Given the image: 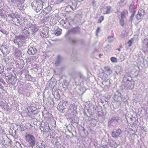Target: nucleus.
I'll return each mask as SVG.
<instances>
[{"label":"nucleus","instance_id":"1","mask_svg":"<svg viewBox=\"0 0 148 148\" xmlns=\"http://www.w3.org/2000/svg\"><path fill=\"white\" fill-rule=\"evenodd\" d=\"M25 138L26 141L32 147L36 143L35 138L34 136L30 134H27L25 136Z\"/></svg>","mask_w":148,"mask_h":148},{"label":"nucleus","instance_id":"2","mask_svg":"<svg viewBox=\"0 0 148 148\" xmlns=\"http://www.w3.org/2000/svg\"><path fill=\"white\" fill-rule=\"evenodd\" d=\"M25 40L21 36L18 37L16 39L14 40V42L15 44L18 45V47L24 45Z\"/></svg>","mask_w":148,"mask_h":148},{"label":"nucleus","instance_id":"3","mask_svg":"<svg viewBox=\"0 0 148 148\" xmlns=\"http://www.w3.org/2000/svg\"><path fill=\"white\" fill-rule=\"evenodd\" d=\"M67 103V101H60L58 105L57 109L60 111H63Z\"/></svg>","mask_w":148,"mask_h":148},{"label":"nucleus","instance_id":"4","mask_svg":"<svg viewBox=\"0 0 148 148\" xmlns=\"http://www.w3.org/2000/svg\"><path fill=\"white\" fill-rule=\"evenodd\" d=\"M6 82L9 84L14 85L16 83V80L14 77L11 76L10 77L6 78Z\"/></svg>","mask_w":148,"mask_h":148},{"label":"nucleus","instance_id":"5","mask_svg":"<svg viewBox=\"0 0 148 148\" xmlns=\"http://www.w3.org/2000/svg\"><path fill=\"white\" fill-rule=\"evenodd\" d=\"M122 133V131L119 128L117 129L115 131H112V135L113 137L117 138Z\"/></svg>","mask_w":148,"mask_h":148},{"label":"nucleus","instance_id":"6","mask_svg":"<svg viewBox=\"0 0 148 148\" xmlns=\"http://www.w3.org/2000/svg\"><path fill=\"white\" fill-rule=\"evenodd\" d=\"M29 31L32 32V34H33L36 32L38 31V29L35 25L31 24L29 25Z\"/></svg>","mask_w":148,"mask_h":148},{"label":"nucleus","instance_id":"7","mask_svg":"<svg viewBox=\"0 0 148 148\" xmlns=\"http://www.w3.org/2000/svg\"><path fill=\"white\" fill-rule=\"evenodd\" d=\"M14 54L16 57L18 58L22 56V52L18 48H16L14 50Z\"/></svg>","mask_w":148,"mask_h":148},{"label":"nucleus","instance_id":"8","mask_svg":"<svg viewBox=\"0 0 148 148\" xmlns=\"http://www.w3.org/2000/svg\"><path fill=\"white\" fill-rule=\"evenodd\" d=\"M31 5L32 8L34 10L36 9V7H39V6H42V3L37 2L36 1H35L32 3Z\"/></svg>","mask_w":148,"mask_h":148},{"label":"nucleus","instance_id":"9","mask_svg":"<svg viewBox=\"0 0 148 148\" xmlns=\"http://www.w3.org/2000/svg\"><path fill=\"white\" fill-rule=\"evenodd\" d=\"M37 50L35 48L31 47L28 49L27 53L29 55H34L37 52Z\"/></svg>","mask_w":148,"mask_h":148},{"label":"nucleus","instance_id":"10","mask_svg":"<svg viewBox=\"0 0 148 148\" xmlns=\"http://www.w3.org/2000/svg\"><path fill=\"white\" fill-rule=\"evenodd\" d=\"M143 43L145 45L144 49L145 51H148V39L145 38L144 39Z\"/></svg>","mask_w":148,"mask_h":148},{"label":"nucleus","instance_id":"11","mask_svg":"<svg viewBox=\"0 0 148 148\" xmlns=\"http://www.w3.org/2000/svg\"><path fill=\"white\" fill-rule=\"evenodd\" d=\"M29 28L28 27H25L24 29L23 30L22 33L25 35L28 36L29 34Z\"/></svg>","mask_w":148,"mask_h":148},{"label":"nucleus","instance_id":"12","mask_svg":"<svg viewBox=\"0 0 148 148\" xmlns=\"http://www.w3.org/2000/svg\"><path fill=\"white\" fill-rule=\"evenodd\" d=\"M128 14V12L126 10H123L121 13V18H125L126 16Z\"/></svg>","mask_w":148,"mask_h":148},{"label":"nucleus","instance_id":"13","mask_svg":"<svg viewBox=\"0 0 148 148\" xmlns=\"http://www.w3.org/2000/svg\"><path fill=\"white\" fill-rule=\"evenodd\" d=\"M134 84L133 82L130 80L128 81L127 85L126 87L128 88L129 89H130L131 87L134 86Z\"/></svg>","mask_w":148,"mask_h":148},{"label":"nucleus","instance_id":"14","mask_svg":"<svg viewBox=\"0 0 148 148\" xmlns=\"http://www.w3.org/2000/svg\"><path fill=\"white\" fill-rule=\"evenodd\" d=\"M41 36L42 38H47L49 36L48 32H42L41 34Z\"/></svg>","mask_w":148,"mask_h":148},{"label":"nucleus","instance_id":"15","mask_svg":"<svg viewBox=\"0 0 148 148\" xmlns=\"http://www.w3.org/2000/svg\"><path fill=\"white\" fill-rule=\"evenodd\" d=\"M145 12L144 10L143 9H140L138 11V14L143 16L144 15Z\"/></svg>","mask_w":148,"mask_h":148},{"label":"nucleus","instance_id":"16","mask_svg":"<svg viewBox=\"0 0 148 148\" xmlns=\"http://www.w3.org/2000/svg\"><path fill=\"white\" fill-rule=\"evenodd\" d=\"M111 7L110 6H107L106 8L107 9L106 12L103 13V14H109L110 13V11L111 9Z\"/></svg>","mask_w":148,"mask_h":148},{"label":"nucleus","instance_id":"17","mask_svg":"<svg viewBox=\"0 0 148 148\" xmlns=\"http://www.w3.org/2000/svg\"><path fill=\"white\" fill-rule=\"evenodd\" d=\"M39 143L40 144V145L42 147H42H44V148H45L46 146L45 142L43 141H39Z\"/></svg>","mask_w":148,"mask_h":148},{"label":"nucleus","instance_id":"18","mask_svg":"<svg viewBox=\"0 0 148 148\" xmlns=\"http://www.w3.org/2000/svg\"><path fill=\"white\" fill-rule=\"evenodd\" d=\"M43 5L39 6V7H36V9L34 10L36 12H39L40 10L42 9V8Z\"/></svg>","mask_w":148,"mask_h":148},{"label":"nucleus","instance_id":"19","mask_svg":"<svg viewBox=\"0 0 148 148\" xmlns=\"http://www.w3.org/2000/svg\"><path fill=\"white\" fill-rule=\"evenodd\" d=\"M56 35L58 36L60 35L61 33L62 30L59 28H58L56 29Z\"/></svg>","mask_w":148,"mask_h":148},{"label":"nucleus","instance_id":"20","mask_svg":"<svg viewBox=\"0 0 148 148\" xmlns=\"http://www.w3.org/2000/svg\"><path fill=\"white\" fill-rule=\"evenodd\" d=\"M11 1L13 3L17 4L21 2V0H11Z\"/></svg>","mask_w":148,"mask_h":148},{"label":"nucleus","instance_id":"21","mask_svg":"<svg viewBox=\"0 0 148 148\" xmlns=\"http://www.w3.org/2000/svg\"><path fill=\"white\" fill-rule=\"evenodd\" d=\"M104 20V17L103 16H100L99 19L97 23H100Z\"/></svg>","mask_w":148,"mask_h":148},{"label":"nucleus","instance_id":"22","mask_svg":"<svg viewBox=\"0 0 148 148\" xmlns=\"http://www.w3.org/2000/svg\"><path fill=\"white\" fill-rule=\"evenodd\" d=\"M119 23L121 25L124 26L125 24L123 18H121L120 20Z\"/></svg>","mask_w":148,"mask_h":148},{"label":"nucleus","instance_id":"23","mask_svg":"<svg viewBox=\"0 0 148 148\" xmlns=\"http://www.w3.org/2000/svg\"><path fill=\"white\" fill-rule=\"evenodd\" d=\"M110 60L112 62H116L117 61L116 58L114 57H112Z\"/></svg>","mask_w":148,"mask_h":148},{"label":"nucleus","instance_id":"24","mask_svg":"<svg viewBox=\"0 0 148 148\" xmlns=\"http://www.w3.org/2000/svg\"><path fill=\"white\" fill-rule=\"evenodd\" d=\"M134 39L133 38H132L130 40H129L128 42V44L129 45V47H130L132 44V42L133 41Z\"/></svg>","mask_w":148,"mask_h":148},{"label":"nucleus","instance_id":"25","mask_svg":"<svg viewBox=\"0 0 148 148\" xmlns=\"http://www.w3.org/2000/svg\"><path fill=\"white\" fill-rule=\"evenodd\" d=\"M50 22L51 24L52 23L53 25H54L56 24V19L54 18L53 19H51L50 21Z\"/></svg>","mask_w":148,"mask_h":148},{"label":"nucleus","instance_id":"26","mask_svg":"<svg viewBox=\"0 0 148 148\" xmlns=\"http://www.w3.org/2000/svg\"><path fill=\"white\" fill-rule=\"evenodd\" d=\"M142 17V16H141L138 14L136 16V18L138 20H140L141 19Z\"/></svg>","mask_w":148,"mask_h":148},{"label":"nucleus","instance_id":"27","mask_svg":"<svg viewBox=\"0 0 148 148\" xmlns=\"http://www.w3.org/2000/svg\"><path fill=\"white\" fill-rule=\"evenodd\" d=\"M100 30V28L99 27H98L96 30V34L97 36L99 32V31Z\"/></svg>","mask_w":148,"mask_h":148},{"label":"nucleus","instance_id":"28","mask_svg":"<svg viewBox=\"0 0 148 148\" xmlns=\"http://www.w3.org/2000/svg\"><path fill=\"white\" fill-rule=\"evenodd\" d=\"M40 143L39 142H38L36 144V147H39V148H42V147H41L40 145H39Z\"/></svg>","mask_w":148,"mask_h":148},{"label":"nucleus","instance_id":"29","mask_svg":"<svg viewBox=\"0 0 148 148\" xmlns=\"http://www.w3.org/2000/svg\"><path fill=\"white\" fill-rule=\"evenodd\" d=\"M16 20L17 21V22L19 24L21 25H23V24H22V23L20 21V20L19 19H16Z\"/></svg>","mask_w":148,"mask_h":148},{"label":"nucleus","instance_id":"30","mask_svg":"<svg viewBox=\"0 0 148 148\" xmlns=\"http://www.w3.org/2000/svg\"><path fill=\"white\" fill-rule=\"evenodd\" d=\"M4 71V69L3 68H2L0 66V74L2 73Z\"/></svg>","mask_w":148,"mask_h":148},{"label":"nucleus","instance_id":"31","mask_svg":"<svg viewBox=\"0 0 148 148\" xmlns=\"http://www.w3.org/2000/svg\"><path fill=\"white\" fill-rule=\"evenodd\" d=\"M4 105V103L2 101H0V106H2Z\"/></svg>","mask_w":148,"mask_h":148},{"label":"nucleus","instance_id":"32","mask_svg":"<svg viewBox=\"0 0 148 148\" xmlns=\"http://www.w3.org/2000/svg\"><path fill=\"white\" fill-rule=\"evenodd\" d=\"M3 86L0 83V88L3 90Z\"/></svg>","mask_w":148,"mask_h":148},{"label":"nucleus","instance_id":"33","mask_svg":"<svg viewBox=\"0 0 148 148\" xmlns=\"http://www.w3.org/2000/svg\"><path fill=\"white\" fill-rule=\"evenodd\" d=\"M76 41L75 40H72L71 41V42L72 44H74L76 42Z\"/></svg>","mask_w":148,"mask_h":148},{"label":"nucleus","instance_id":"34","mask_svg":"<svg viewBox=\"0 0 148 148\" xmlns=\"http://www.w3.org/2000/svg\"><path fill=\"white\" fill-rule=\"evenodd\" d=\"M0 82L2 83H5V82L2 79H1V80L0 81Z\"/></svg>","mask_w":148,"mask_h":148},{"label":"nucleus","instance_id":"35","mask_svg":"<svg viewBox=\"0 0 148 148\" xmlns=\"http://www.w3.org/2000/svg\"><path fill=\"white\" fill-rule=\"evenodd\" d=\"M11 16L12 18H14V17H15V16H14V15L13 14H12Z\"/></svg>","mask_w":148,"mask_h":148},{"label":"nucleus","instance_id":"36","mask_svg":"<svg viewBox=\"0 0 148 148\" xmlns=\"http://www.w3.org/2000/svg\"><path fill=\"white\" fill-rule=\"evenodd\" d=\"M110 71V68L108 67L107 69V71Z\"/></svg>","mask_w":148,"mask_h":148},{"label":"nucleus","instance_id":"37","mask_svg":"<svg viewBox=\"0 0 148 148\" xmlns=\"http://www.w3.org/2000/svg\"><path fill=\"white\" fill-rule=\"evenodd\" d=\"M32 112V113L34 114H35V113L34 112H34H35V110H33V111H31Z\"/></svg>","mask_w":148,"mask_h":148},{"label":"nucleus","instance_id":"38","mask_svg":"<svg viewBox=\"0 0 148 148\" xmlns=\"http://www.w3.org/2000/svg\"><path fill=\"white\" fill-rule=\"evenodd\" d=\"M43 123H44L43 122V123H41V126H40L41 127H43V126L42 125Z\"/></svg>","mask_w":148,"mask_h":148},{"label":"nucleus","instance_id":"39","mask_svg":"<svg viewBox=\"0 0 148 148\" xmlns=\"http://www.w3.org/2000/svg\"><path fill=\"white\" fill-rule=\"evenodd\" d=\"M117 50L119 51H121V49L120 48H118L117 49Z\"/></svg>","mask_w":148,"mask_h":148},{"label":"nucleus","instance_id":"40","mask_svg":"<svg viewBox=\"0 0 148 148\" xmlns=\"http://www.w3.org/2000/svg\"><path fill=\"white\" fill-rule=\"evenodd\" d=\"M111 37H112L111 36H109V37H108V39H109V38H111Z\"/></svg>","mask_w":148,"mask_h":148},{"label":"nucleus","instance_id":"41","mask_svg":"<svg viewBox=\"0 0 148 148\" xmlns=\"http://www.w3.org/2000/svg\"><path fill=\"white\" fill-rule=\"evenodd\" d=\"M134 5V4H133L132 5L131 4V5H130V6H133Z\"/></svg>","mask_w":148,"mask_h":148},{"label":"nucleus","instance_id":"42","mask_svg":"<svg viewBox=\"0 0 148 148\" xmlns=\"http://www.w3.org/2000/svg\"><path fill=\"white\" fill-rule=\"evenodd\" d=\"M4 49H6V47H4Z\"/></svg>","mask_w":148,"mask_h":148},{"label":"nucleus","instance_id":"43","mask_svg":"<svg viewBox=\"0 0 148 148\" xmlns=\"http://www.w3.org/2000/svg\"><path fill=\"white\" fill-rule=\"evenodd\" d=\"M2 79L1 78V77H0V81L1 80V79Z\"/></svg>","mask_w":148,"mask_h":148},{"label":"nucleus","instance_id":"44","mask_svg":"<svg viewBox=\"0 0 148 148\" xmlns=\"http://www.w3.org/2000/svg\"><path fill=\"white\" fill-rule=\"evenodd\" d=\"M63 0H60V1L61 2L63 1Z\"/></svg>","mask_w":148,"mask_h":148},{"label":"nucleus","instance_id":"45","mask_svg":"<svg viewBox=\"0 0 148 148\" xmlns=\"http://www.w3.org/2000/svg\"><path fill=\"white\" fill-rule=\"evenodd\" d=\"M126 79V78H124V80H125V79Z\"/></svg>","mask_w":148,"mask_h":148},{"label":"nucleus","instance_id":"46","mask_svg":"<svg viewBox=\"0 0 148 148\" xmlns=\"http://www.w3.org/2000/svg\"><path fill=\"white\" fill-rule=\"evenodd\" d=\"M54 93H53V95H54Z\"/></svg>","mask_w":148,"mask_h":148},{"label":"nucleus","instance_id":"47","mask_svg":"<svg viewBox=\"0 0 148 148\" xmlns=\"http://www.w3.org/2000/svg\"><path fill=\"white\" fill-rule=\"evenodd\" d=\"M55 33V32H54V34H55V35H56V33Z\"/></svg>","mask_w":148,"mask_h":148},{"label":"nucleus","instance_id":"48","mask_svg":"<svg viewBox=\"0 0 148 148\" xmlns=\"http://www.w3.org/2000/svg\"><path fill=\"white\" fill-rule=\"evenodd\" d=\"M18 143L19 144V145H21L19 143Z\"/></svg>","mask_w":148,"mask_h":148},{"label":"nucleus","instance_id":"49","mask_svg":"<svg viewBox=\"0 0 148 148\" xmlns=\"http://www.w3.org/2000/svg\"><path fill=\"white\" fill-rule=\"evenodd\" d=\"M94 3V2L93 1V2H92V3Z\"/></svg>","mask_w":148,"mask_h":148},{"label":"nucleus","instance_id":"50","mask_svg":"<svg viewBox=\"0 0 148 148\" xmlns=\"http://www.w3.org/2000/svg\"><path fill=\"white\" fill-rule=\"evenodd\" d=\"M120 47H121V48L122 47L121 46H120Z\"/></svg>","mask_w":148,"mask_h":148},{"label":"nucleus","instance_id":"51","mask_svg":"<svg viewBox=\"0 0 148 148\" xmlns=\"http://www.w3.org/2000/svg\"><path fill=\"white\" fill-rule=\"evenodd\" d=\"M32 148H33V147H32Z\"/></svg>","mask_w":148,"mask_h":148},{"label":"nucleus","instance_id":"52","mask_svg":"<svg viewBox=\"0 0 148 148\" xmlns=\"http://www.w3.org/2000/svg\"><path fill=\"white\" fill-rule=\"evenodd\" d=\"M108 46H109V45H108Z\"/></svg>","mask_w":148,"mask_h":148}]
</instances>
